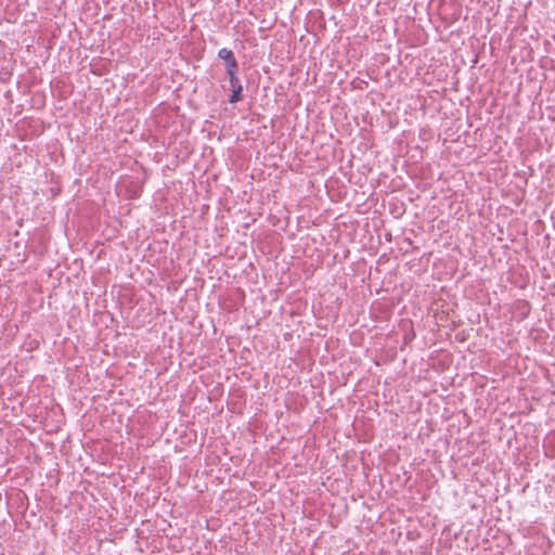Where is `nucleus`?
Instances as JSON below:
<instances>
[{
  "mask_svg": "<svg viewBox=\"0 0 555 555\" xmlns=\"http://www.w3.org/2000/svg\"><path fill=\"white\" fill-rule=\"evenodd\" d=\"M218 57L223 60L225 63V72L229 75L237 74L238 72V63L234 56L232 50L228 48H222L218 51Z\"/></svg>",
  "mask_w": 555,
  "mask_h": 555,
  "instance_id": "obj_1",
  "label": "nucleus"
},
{
  "mask_svg": "<svg viewBox=\"0 0 555 555\" xmlns=\"http://www.w3.org/2000/svg\"><path fill=\"white\" fill-rule=\"evenodd\" d=\"M229 81L232 88V93L229 98V102L231 104L237 103L243 100V86L241 83L240 78L237 77V74L229 75Z\"/></svg>",
  "mask_w": 555,
  "mask_h": 555,
  "instance_id": "obj_2",
  "label": "nucleus"
}]
</instances>
